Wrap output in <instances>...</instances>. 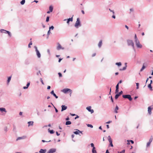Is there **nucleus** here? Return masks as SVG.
<instances>
[{"mask_svg": "<svg viewBox=\"0 0 153 153\" xmlns=\"http://www.w3.org/2000/svg\"><path fill=\"white\" fill-rule=\"evenodd\" d=\"M0 32L1 33H7L8 35L11 37V34L10 32L6 30L1 29L0 30Z\"/></svg>", "mask_w": 153, "mask_h": 153, "instance_id": "obj_3", "label": "nucleus"}, {"mask_svg": "<svg viewBox=\"0 0 153 153\" xmlns=\"http://www.w3.org/2000/svg\"><path fill=\"white\" fill-rule=\"evenodd\" d=\"M39 74H40V75H41V74L40 71H39V72L37 73V75H39Z\"/></svg>", "mask_w": 153, "mask_h": 153, "instance_id": "obj_46", "label": "nucleus"}, {"mask_svg": "<svg viewBox=\"0 0 153 153\" xmlns=\"http://www.w3.org/2000/svg\"><path fill=\"white\" fill-rule=\"evenodd\" d=\"M81 26V24L79 20V18H77V20L76 22L74 25V26L76 28H78L79 27H80Z\"/></svg>", "mask_w": 153, "mask_h": 153, "instance_id": "obj_2", "label": "nucleus"}, {"mask_svg": "<svg viewBox=\"0 0 153 153\" xmlns=\"http://www.w3.org/2000/svg\"><path fill=\"white\" fill-rule=\"evenodd\" d=\"M118 89H119V88H116V89L115 90V93H116L118 92V91H119Z\"/></svg>", "mask_w": 153, "mask_h": 153, "instance_id": "obj_50", "label": "nucleus"}, {"mask_svg": "<svg viewBox=\"0 0 153 153\" xmlns=\"http://www.w3.org/2000/svg\"><path fill=\"white\" fill-rule=\"evenodd\" d=\"M56 151V149H50L47 152V153H53L55 152Z\"/></svg>", "mask_w": 153, "mask_h": 153, "instance_id": "obj_10", "label": "nucleus"}, {"mask_svg": "<svg viewBox=\"0 0 153 153\" xmlns=\"http://www.w3.org/2000/svg\"><path fill=\"white\" fill-rule=\"evenodd\" d=\"M58 75L59 77H62V74L60 73H59Z\"/></svg>", "mask_w": 153, "mask_h": 153, "instance_id": "obj_47", "label": "nucleus"}, {"mask_svg": "<svg viewBox=\"0 0 153 153\" xmlns=\"http://www.w3.org/2000/svg\"><path fill=\"white\" fill-rule=\"evenodd\" d=\"M129 141H130V142H131V143L133 144L134 143V142L133 140H129Z\"/></svg>", "mask_w": 153, "mask_h": 153, "instance_id": "obj_54", "label": "nucleus"}, {"mask_svg": "<svg viewBox=\"0 0 153 153\" xmlns=\"http://www.w3.org/2000/svg\"><path fill=\"white\" fill-rule=\"evenodd\" d=\"M62 109L61 111H62L64 110H66L67 108V107L65 105H62L61 106Z\"/></svg>", "mask_w": 153, "mask_h": 153, "instance_id": "obj_14", "label": "nucleus"}, {"mask_svg": "<svg viewBox=\"0 0 153 153\" xmlns=\"http://www.w3.org/2000/svg\"><path fill=\"white\" fill-rule=\"evenodd\" d=\"M32 42L31 41L28 44V47L29 48H31L30 45H32Z\"/></svg>", "mask_w": 153, "mask_h": 153, "instance_id": "obj_36", "label": "nucleus"}, {"mask_svg": "<svg viewBox=\"0 0 153 153\" xmlns=\"http://www.w3.org/2000/svg\"><path fill=\"white\" fill-rule=\"evenodd\" d=\"M105 153H109V152L108 151V150H106V152Z\"/></svg>", "mask_w": 153, "mask_h": 153, "instance_id": "obj_64", "label": "nucleus"}, {"mask_svg": "<svg viewBox=\"0 0 153 153\" xmlns=\"http://www.w3.org/2000/svg\"><path fill=\"white\" fill-rule=\"evenodd\" d=\"M51 94L53 95L56 99L58 98V97L54 93V91L53 90L51 92Z\"/></svg>", "mask_w": 153, "mask_h": 153, "instance_id": "obj_16", "label": "nucleus"}, {"mask_svg": "<svg viewBox=\"0 0 153 153\" xmlns=\"http://www.w3.org/2000/svg\"><path fill=\"white\" fill-rule=\"evenodd\" d=\"M112 122V121H108V122H107L106 123H107V124H109V123H111Z\"/></svg>", "mask_w": 153, "mask_h": 153, "instance_id": "obj_58", "label": "nucleus"}, {"mask_svg": "<svg viewBox=\"0 0 153 153\" xmlns=\"http://www.w3.org/2000/svg\"><path fill=\"white\" fill-rule=\"evenodd\" d=\"M91 146L93 147V148H94V147H95L94 146V144L93 143H91Z\"/></svg>", "mask_w": 153, "mask_h": 153, "instance_id": "obj_48", "label": "nucleus"}, {"mask_svg": "<svg viewBox=\"0 0 153 153\" xmlns=\"http://www.w3.org/2000/svg\"><path fill=\"white\" fill-rule=\"evenodd\" d=\"M134 39H135V42H136V41L139 40L137 38L136 35V34H135V35Z\"/></svg>", "mask_w": 153, "mask_h": 153, "instance_id": "obj_34", "label": "nucleus"}, {"mask_svg": "<svg viewBox=\"0 0 153 153\" xmlns=\"http://www.w3.org/2000/svg\"><path fill=\"white\" fill-rule=\"evenodd\" d=\"M47 151L46 149H40L39 151L40 153H45Z\"/></svg>", "mask_w": 153, "mask_h": 153, "instance_id": "obj_18", "label": "nucleus"}, {"mask_svg": "<svg viewBox=\"0 0 153 153\" xmlns=\"http://www.w3.org/2000/svg\"><path fill=\"white\" fill-rule=\"evenodd\" d=\"M152 140H153V138H152V136H151L149 140V142L151 143L152 142Z\"/></svg>", "mask_w": 153, "mask_h": 153, "instance_id": "obj_29", "label": "nucleus"}, {"mask_svg": "<svg viewBox=\"0 0 153 153\" xmlns=\"http://www.w3.org/2000/svg\"><path fill=\"white\" fill-rule=\"evenodd\" d=\"M120 96L118 94H116L115 97V99H117Z\"/></svg>", "mask_w": 153, "mask_h": 153, "instance_id": "obj_37", "label": "nucleus"}, {"mask_svg": "<svg viewBox=\"0 0 153 153\" xmlns=\"http://www.w3.org/2000/svg\"><path fill=\"white\" fill-rule=\"evenodd\" d=\"M40 81L42 82V84L43 85H44V83L43 82L42 79V78H40Z\"/></svg>", "mask_w": 153, "mask_h": 153, "instance_id": "obj_40", "label": "nucleus"}, {"mask_svg": "<svg viewBox=\"0 0 153 153\" xmlns=\"http://www.w3.org/2000/svg\"><path fill=\"white\" fill-rule=\"evenodd\" d=\"M51 33L50 30H49L48 32V35H49Z\"/></svg>", "mask_w": 153, "mask_h": 153, "instance_id": "obj_55", "label": "nucleus"}, {"mask_svg": "<svg viewBox=\"0 0 153 153\" xmlns=\"http://www.w3.org/2000/svg\"><path fill=\"white\" fill-rule=\"evenodd\" d=\"M50 88H51L50 86H48L47 88V89H48L49 90V89H50Z\"/></svg>", "mask_w": 153, "mask_h": 153, "instance_id": "obj_61", "label": "nucleus"}, {"mask_svg": "<svg viewBox=\"0 0 153 153\" xmlns=\"http://www.w3.org/2000/svg\"><path fill=\"white\" fill-rule=\"evenodd\" d=\"M108 10H109L110 12L111 13H112L113 14H115V12L113 10H112L111 9L109 8L108 9Z\"/></svg>", "mask_w": 153, "mask_h": 153, "instance_id": "obj_26", "label": "nucleus"}, {"mask_svg": "<svg viewBox=\"0 0 153 153\" xmlns=\"http://www.w3.org/2000/svg\"><path fill=\"white\" fill-rule=\"evenodd\" d=\"M123 97L124 98L128 99L130 101L132 100V98H131V96L129 94L123 95Z\"/></svg>", "mask_w": 153, "mask_h": 153, "instance_id": "obj_4", "label": "nucleus"}, {"mask_svg": "<svg viewBox=\"0 0 153 153\" xmlns=\"http://www.w3.org/2000/svg\"><path fill=\"white\" fill-rule=\"evenodd\" d=\"M71 122L70 121H67L66 122L65 125H69L71 124Z\"/></svg>", "mask_w": 153, "mask_h": 153, "instance_id": "obj_25", "label": "nucleus"}, {"mask_svg": "<svg viewBox=\"0 0 153 153\" xmlns=\"http://www.w3.org/2000/svg\"><path fill=\"white\" fill-rule=\"evenodd\" d=\"M56 133L57 136H58L60 135V134L58 133V132L57 131L56 132Z\"/></svg>", "mask_w": 153, "mask_h": 153, "instance_id": "obj_60", "label": "nucleus"}, {"mask_svg": "<svg viewBox=\"0 0 153 153\" xmlns=\"http://www.w3.org/2000/svg\"><path fill=\"white\" fill-rule=\"evenodd\" d=\"M91 107L89 106L86 108V109L88 111L91 112V114H92L94 112V111L93 109H91Z\"/></svg>", "mask_w": 153, "mask_h": 153, "instance_id": "obj_11", "label": "nucleus"}, {"mask_svg": "<svg viewBox=\"0 0 153 153\" xmlns=\"http://www.w3.org/2000/svg\"><path fill=\"white\" fill-rule=\"evenodd\" d=\"M4 131L6 132L7 131V127H5L4 129Z\"/></svg>", "mask_w": 153, "mask_h": 153, "instance_id": "obj_42", "label": "nucleus"}, {"mask_svg": "<svg viewBox=\"0 0 153 153\" xmlns=\"http://www.w3.org/2000/svg\"><path fill=\"white\" fill-rule=\"evenodd\" d=\"M0 111L1 112H5V113L7 112V111L6 110V109L4 108H0Z\"/></svg>", "mask_w": 153, "mask_h": 153, "instance_id": "obj_17", "label": "nucleus"}, {"mask_svg": "<svg viewBox=\"0 0 153 153\" xmlns=\"http://www.w3.org/2000/svg\"><path fill=\"white\" fill-rule=\"evenodd\" d=\"M34 48L35 49V51L36 53V54L38 58H40L41 56V54L39 51L38 50L37 47L35 46L34 47Z\"/></svg>", "mask_w": 153, "mask_h": 153, "instance_id": "obj_5", "label": "nucleus"}, {"mask_svg": "<svg viewBox=\"0 0 153 153\" xmlns=\"http://www.w3.org/2000/svg\"><path fill=\"white\" fill-rule=\"evenodd\" d=\"M25 2V0H22L20 2V3L21 4H24Z\"/></svg>", "mask_w": 153, "mask_h": 153, "instance_id": "obj_31", "label": "nucleus"}, {"mask_svg": "<svg viewBox=\"0 0 153 153\" xmlns=\"http://www.w3.org/2000/svg\"><path fill=\"white\" fill-rule=\"evenodd\" d=\"M54 108L55 109V111H56V112H58V110L55 107H54Z\"/></svg>", "mask_w": 153, "mask_h": 153, "instance_id": "obj_59", "label": "nucleus"}, {"mask_svg": "<svg viewBox=\"0 0 153 153\" xmlns=\"http://www.w3.org/2000/svg\"><path fill=\"white\" fill-rule=\"evenodd\" d=\"M128 140H127V142H128V143H127V145H129L130 144V141H128Z\"/></svg>", "mask_w": 153, "mask_h": 153, "instance_id": "obj_57", "label": "nucleus"}, {"mask_svg": "<svg viewBox=\"0 0 153 153\" xmlns=\"http://www.w3.org/2000/svg\"><path fill=\"white\" fill-rule=\"evenodd\" d=\"M126 65L125 67H123L122 69H120V71H123L125 70L126 69Z\"/></svg>", "mask_w": 153, "mask_h": 153, "instance_id": "obj_30", "label": "nucleus"}, {"mask_svg": "<svg viewBox=\"0 0 153 153\" xmlns=\"http://www.w3.org/2000/svg\"><path fill=\"white\" fill-rule=\"evenodd\" d=\"M127 43L128 45V46H131L133 49L134 51H135V47L134 45V44L133 41L131 40H127Z\"/></svg>", "mask_w": 153, "mask_h": 153, "instance_id": "obj_1", "label": "nucleus"}, {"mask_svg": "<svg viewBox=\"0 0 153 153\" xmlns=\"http://www.w3.org/2000/svg\"><path fill=\"white\" fill-rule=\"evenodd\" d=\"M123 93V92L122 91H121L118 94L120 96L121 94H122Z\"/></svg>", "mask_w": 153, "mask_h": 153, "instance_id": "obj_45", "label": "nucleus"}, {"mask_svg": "<svg viewBox=\"0 0 153 153\" xmlns=\"http://www.w3.org/2000/svg\"><path fill=\"white\" fill-rule=\"evenodd\" d=\"M67 20H68L69 22L70 21L72 22L73 21V18L71 17V18H69L67 19Z\"/></svg>", "mask_w": 153, "mask_h": 153, "instance_id": "obj_38", "label": "nucleus"}, {"mask_svg": "<svg viewBox=\"0 0 153 153\" xmlns=\"http://www.w3.org/2000/svg\"><path fill=\"white\" fill-rule=\"evenodd\" d=\"M153 107L152 106H150L148 107V111L149 114L151 115L152 114V110L153 109Z\"/></svg>", "mask_w": 153, "mask_h": 153, "instance_id": "obj_7", "label": "nucleus"}, {"mask_svg": "<svg viewBox=\"0 0 153 153\" xmlns=\"http://www.w3.org/2000/svg\"><path fill=\"white\" fill-rule=\"evenodd\" d=\"M28 88L27 86H24L23 87V88L24 89H26L27 88Z\"/></svg>", "mask_w": 153, "mask_h": 153, "instance_id": "obj_63", "label": "nucleus"}, {"mask_svg": "<svg viewBox=\"0 0 153 153\" xmlns=\"http://www.w3.org/2000/svg\"><path fill=\"white\" fill-rule=\"evenodd\" d=\"M49 131L50 132V133L51 134H53L54 132V131L53 130H49V129H48Z\"/></svg>", "mask_w": 153, "mask_h": 153, "instance_id": "obj_35", "label": "nucleus"}, {"mask_svg": "<svg viewBox=\"0 0 153 153\" xmlns=\"http://www.w3.org/2000/svg\"><path fill=\"white\" fill-rule=\"evenodd\" d=\"M144 63L143 64V66L140 70V71H142L146 67L144 65Z\"/></svg>", "mask_w": 153, "mask_h": 153, "instance_id": "obj_24", "label": "nucleus"}, {"mask_svg": "<svg viewBox=\"0 0 153 153\" xmlns=\"http://www.w3.org/2000/svg\"><path fill=\"white\" fill-rule=\"evenodd\" d=\"M92 152L93 153H97L96 151L95 150V147H94L93 148Z\"/></svg>", "mask_w": 153, "mask_h": 153, "instance_id": "obj_23", "label": "nucleus"}, {"mask_svg": "<svg viewBox=\"0 0 153 153\" xmlns=\"http://www.w3.org/2000/svg\"><path fill=\"white\" fill-rule=\"evenodd\" d=\"M62 59H61V58H60L59 59V61H58V62H60L62 60Z\"/></svg>", "mask_w": 153, "mask_h": 153, "instance_id": "obj_62", "label": "nucleus"}, {"mask_svg": "<svg viewBox=\"0 0 153 153\" xmlns=\"http://www.w3.org/2000/svg\"><path fill=\"white\" fill-rule=\"evenodd\" d=\"M11 79V76H10V77H9L8 78V79H7V83H8V84L9 83V82H10V81Z\"/></svg>", "mask_w": 153, "mask_h": 153, "instance_id": "obj_32", "label": "nucleus"}, {"mask_svg": "<svg viewBox=\"0 0 153 153\" xmlns=\"http://www.w3.org/2000/svg\"><path fill=\"white\" fill-rule=\"evenodd\" d=\"M136 84L137 86L136 89H138L139 88V83H136Z\"/></svg>", "mask_w": 153, "mask_h": 153, "instance_id": "obj_41", "label": "nucleus"}, {"mask_svg": "<svg viewBox=\"0 0 153 153\" xmlns=\"http://www.w3.org/2000/svg\"><path fill=\"white\" fill-rule=\"evenodd\" d=\"M116 65H117L118 66H120L121 65V63L120 62H117L115 63Z\"/></svg>", "mask_w": 153, "mask_h": 153, "instance_id": "obj_28", "label": "nucleus"}, {"mask_svg": "<svg viewBox=\"0 0 153 153\" xmlns=\"http://www.w3.org/2000/svg\"><path fill=\"white\" fill-rule=\"evenodd\" d=\"M152 82V80H151V82ZM148 87L150 89V90H152V86L151 85V83L150 84H149L148 85Z\"/></svg>", "mask_w": 153, "mask_h": 153, "instance_id": "obj_22", "label": "nucleus"}, {"mask_svg": "<svg viewBox=\"0 0 153 153\" xmlns=\"http://www.w3.org/2000/svg\"><path fill=\"white\" fill-rule=\"evenodd\" d=\"M49 16H47V18H46V21L47 22H48L49 21Z\"/></svg>", "mask_w": 153, "mask_h": 153, "instance_id": "obj_39", "label": "nucleus"}, {"mask_svg": "<svg viewBox=\"0 0 153 153\" xmlns=\"http://www.w3.org/2000/svg\"><path fill=\"white\" fill-rule=\"evenodd\" d=\"M87 126L88 127H90L91 128H93V126L91 125V124H87Z\"/></svg>", "mask_w": 153, "mask_h": 153, "instance_id": "obj_33", "label": "nucleus"}, {"mask_svg": "<svg viewBox=\"0 0 153 153\" xmlns=\"http://www.w3.org/2000/svg\"><path fill=\"white\" fill-rule=\"evenodd\" d=\"M53 7L51 6H50L49 7V10L50 11H51V12H52L53 10Z\"/></svg>", "mask_w": 153, "mask_h": 153, "instance_id": "obj_27", "label": "nucleus"}, {"mask_svg": "<svg viewBox=\"0 0 153 153\" xmlns=\"http://www.w3.org/2000/svg\"><path fill=\"white\" fill-rule=\"evenodd\" d=\"M33 121H29L28 122V126H33Z\"/></svg>", "mask_w": 153, "mask_h": 153, "instance_id": "obj_21", "label": "nucleus"}, {"mask_svg": "<svg viewBox=\"0 0 153 153\" xmlns=\"http://www.w3.org/2000/svg\"><path fill=\"white\" fill-rule=\"evenodd\" d=\"M151 144V143H149V142H148L147 143V145H146V146L147 147L149 146L150 144Z\"/></svg>", "mask_w": 153, "mask_h": 153, "instance_id": "obj_44", "label": "nucleus"}, {"mask_svg": "<svg viewBox=\"0 0 153 153\" xmlns=\"http://www.w3.org/2000/svg\"><path fill=\"white\" fill-rule=\"evenodd\" d=\"M26 137L25 136H23L22 137H19L16 139V141H17L20 140L25 139Z\"/></svg>", "mask_w": 153, "mask_h": 153, "instance_id": "obj_13", "label": "nucleus"}, {"mask_svg": "<svg viewBox=\"0 0 153 153\" xmlns=\"http://www.w3.org/2000/svg\"><path fill=\"white\" fill-rule=\"evenodd\" d=\"M125 152V150H123L122 151H121V152H119V153H124Z\"/></svg>", "mask_w": 153, "mask_h": 153, "instance_id": "obj_52", "label": "nucleus"}, {"mask_svg": "<svg viewBox=\"0 0 153 153\" xmlns=\"http://www.w3.org/2000/svg\"><path fill=\"white\" fill-rule=\"evenodd\" d=\"M112 18H114V19H115L116 17H115V16L114 15V14H113V16H112Z\"/></svg>", "mask_w": 153, "mask_h": 153, "instance_id": "obj_53", "label": "nucleus"}, {"mask_svg": "<svg viewBox=\"0 0 153 153\" xmlns=\"http://www.w3.org/2000/svg\"><path fill=\"white\" fill-rule=\"evenodd\" d=\"M102 44V40H101L99 42L98 44V46L99 48H100Z\"/></svg>", "mask_w": 153, "mask_h": 153, "instance_id": "obj_20", "label": "nucleus"}, {"mask_svg": "<svg viewBox=\"0 0 153 153\" xmlns=\"http://www.w3.org/2000/svg\"><path fill=\"white\" fill-rule=\"evenodd\" d=\"M62 91L65 93H66L68 91L71 92V94L72 93V90L69 88H65L63 89Z\"/></svg>", "mask_w": 153, "mask_h": 153, "instance_id": "obj_8", "label": "nucleus"}, {"mask_svg": "<svg viewBox=\"0 0 153 153\" xmlns=\"http://www.w3.org/2000/svg\"><path fill=\"white\" fill-rule=\"evenodd\" d=\"M119 84L117 83V85L116 88H119Z\"/></svg>", "mask_w": 153, "mask_h": 153, "instance_id": "obj_56", "label": "nucleus"}, {"mask_svg": "<svg viewBox=\"0 0 153 153\" xmlns=\"http://www.w3.org/2000/svg\"><path fill=\"white\" fill-rule=\"evenodd\" d=\"M76 131H74V133L76 134H78L79 133L82 134V131H80L78 129H76Z\"/></svg>", "mask_w": 153, "mask_h": 153, "instance_id": "obj_15", "label": "nucleus"}, {"mask_svg": "<svg viewBox=\"0 0 153 153\" xmlns=\"http://www.w3.org/2000/svg\"><path fill=\"white\" fill-rule=\"evenodd\" d=\"M30 85V82H28L27 84V85H26V86L27 87V88H28V87Z\"/></svg>", "mask_w": 153, "mask_h": 153, "instance_id": "obj_51", "label": "nucleus"}, {"mask_svg": "<svg viewBox=\"0 0 153 153\" xmlns=\"http://www.w3.org/2000/svg\"><path fill=\"white\" fill-rule=\"evenodd\" d=\"M57 44H58V46L57 47L56 49L58 50H59L60 49H62V50L64 49V48L62 47L59 43H58Z\"/></svg>", "mask_w": 153, "mask_h": 153, "instance_id": "obj_12", "label": "nucleus"}, {"mask_svg": "<svg viewBox=\"0 0 153 153\" xmlns=\"http://www.w3.org/2000/svg\"><path fill=\"white\" fill-rule=\"evenodd\" d=\"M42 142H51V140H49V141H45V140H42Z\"/></svg>", "mask_w": 153, "mask_h": 153, "instance_id": "obj_49", "label": "nucleus"}, {"mask_svg": "<svg viewBox=\"0 0 153 153\" xmlns=\"http://www.w3.org/2000/svg\"><path fill=\"white\" fill-rule=\"evenodd\" d=\"M108 139L110 143L109 145L111 147H113V145L112 144V140H111V137L110 136H108Z\"/></svg>", "mask_w": 153, "mask_h": 153, "instance_id": "obj_9", "label": "nucleus"}, {"mask_svg": "<svg viewBox=\"0 0 153 153\" xmlns=\"http://www.w3.org/2000/svg\"><path fill=\"white\" fill-rule=\"evenodd\" d=\"M54 28V27L53 26H52L51 27H49V30H53Z\"/></svg>", "mask_w": 153, "mask_h": 153, "instance_id": "obj_43", "label": "nucleus"}, {"mask_svg": "<svg viewBox=\"0 0 153 153\" xmlns=\"http://www.w3.org/2000/svg\"><path fill=\"white\" fill-rule=\"evenodd\" d=\"M136 45L138 48H141L142 47V45L140 44L139 40L135 42Z\"/></svg>", "mask_w": 153, "mask_h": 153, "instance_id": "obj_6", "label": "nucleus"}, {"mask_svg": "<svg viewBox=\"0 0 153 153\" xmlns=\"http://www.w3.org/2000/svg\"><path fill=\"white\" fill-rule=\"evenodd\" d=\"M118 109L119 107L117 105H116L114 110V112L116 113H118L117 110Z\"/></svg>", "mask_w": 153, "mask_h": 153, "instance_id": "obj_19", "label": "nucleus"}]
</instances>
